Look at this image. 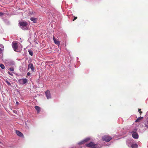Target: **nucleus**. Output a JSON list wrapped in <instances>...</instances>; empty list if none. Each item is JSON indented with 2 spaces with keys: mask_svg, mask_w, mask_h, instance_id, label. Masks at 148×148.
<instances>
[{
  "mask_svg": "<svg viewBox=\"0 0 148 148\" xmlns=\"http://www.w3.org/2000/svg\"><path fill=\"white\" fill-rule=\"evenodd\" d=\"M16 134L19 136L23 137V134L21 132L18 130H16Z\"/></svg>",
  "mask_w": 148,
  "mask_h": 148,
  "instance_id": "nucleus-10",
  "label": "nucleus"
},
{
  "mask_svg": "<svg viewBox=\"0 0 148 148\" xmlns=\"http://www.w3.org/2000/svg\"><path fill=\"white\" fill-rule=\"evenodd\" d=\"M136 130L135 132L133 131L132 132V135L133 137L136 139H137L138 138V135L137 132H136Z\"/></svg>",
  "mask_w": 148,
  "mask_h": 148,
  "instance_id": "nucleus-5",
  "label": "nucleus"
},
{
  "mask_svg": "<svg viewBox=\"0 0 148 148\" xmlns=\"http://www.w3.org/2000/svg\"><path fill=\"white\" fill-rule=\"evenodd\" d=\"M86 146L87 147L92 148H96L97 147V144H95L93 142H90L89 143L87 144Z\"/></svg>",
  "mask_w": 148,
  "mask_h": 148,
  "instance_id": "nucleus-3",
  "label": "nucleus"
},
{
  "mask_svg": "<svg viewBox=\"0 0 148 148\" xmlns=\"http://www.w3.org/2000/svg\"><path fill=\"white\" fill-rule=\"evenodd\" d=\"M3 15V13L2 12H0V16H1Z\"/></svg>",
  "mask_w": 148,
  "mask_h": 148,
  "instance_id": "nucleus-22",
  "label": "nucleus"
},
{
  "mask_svg": "<svg viewBox=\"0 0 148 148\" xmlns=\"http://www.w3.org/2000/svg\"><path fill=\"white\" fill-rule=\"evenodd\" d=\"M30 69L32 71H34V66L32 63H30L28 64V69Z\"/></svg>",
  "mask_w": 148,
  "mask_h": 148,
  "instance_id": "nucleus-8",
  "label": "nucleus"
},
{
  "mask_svg": "<svg viewBox=\"0 0 148 148\" xmlns=\"http://www.w3.org/2000/svg\"><path fill=\"white\" fill-rule=\"evenodd\" d=\"M19 25L20 28L24 30L27 29V25L28 23L26 21H20L19 23Z\"/></svg>",
  "mask_w": 148,
  "mask_h": 148,
  "instance_id": "nucleus-1",
  "label": "nucleus"
},
{
  "mask_svg": "<svg viewBox=\"0 0 148 148\" xmlns=\"http://www.w3.org/2000/svg\"><path fill=\"white\" fill-rule=\"evenodd\" d=\"M27 75V76H29L30 75V73L29 72H28Z\"/></svg>",
  "mask_w": 148,
  "mask_h": 148,
  "instance_id": "nucleus-24",
  "label": "nucleus"
},
{
  "mask_svg": "<svg viewBox=\"0 0 148 148\" xmlns=\"http://www.w3.org/2000/svg\"><path fill=\"white\" fill-rule=\"evenodd\" d=\"M138 112L139 113L141 114L142 113V112L141 111V109H138Z\"/></svg>",
  "mask_w": 148,
  "mask_h": 148,
  "instance_id": "nucleus-19",
  "label": "nucleus"
},
{
  "mask_svg": "<svg viewBox=\"0 0 148 148\" xmlns=\"http://www.w3.org/2000/svg\"><path fill=\"white\" fill-rule=\"evenodd\" d=\"M132 148H137L138 147V145L136 144H134L131 145Z\"/></svg>",
  "mask_w": 148,
  "mask_h": 148,
  "instance_id": "nucleus-14",
  "label": "nucleus"
},
{
  "mask_svg": "<svg viewBox=\"0 0 148 148\" xmlns=\"http://www.w3.org/2000/svg\"><path fill=\"white\" fill-rule=\"evenodd\" d=\"M53 39L55 44L58 45H60V42L59 41L56 40L54 36L53 37Z\"/></svg>",
  "mask_w": 148,
  "mask_h": 148,
  "instance_id": "nucleus-9",
  "label": "nucleus"
},
{
  "mask_svg": "<svg viewBox=\"0 0 148 148\" xmlns=\"http://www.w3.org/2000/svg\"><path fill=\"white\" fill-rule=\"evenodd\" d=\"M35 108L37 111V113H39L40 112V108L38 106H36L35 107Z\"/></svg>",
  "mask_w": 148,
  "mask_h": 148,
  "instance_id": "nucleus-11",
  "label": "nucleus"
},
{
  "mask_svg": "<svg viewBox=\"0 0 148 148\" xmlns=\"http://www.w3.org/2000/svg\"><path fill=\"white\" fill-rule=\"evenodd\" d=\"M16 103L17 104H18V102H16Z\"/></svg>",
  "mask_w": 148,
  "mask_h": 148,
  "instance_id": "nucleus-25",
  "label": "nucleus"
},
{
  "mask_svg": "<svg viewBox=\"0 0 148 148\" xmlns=\"http://www.w3.org/2000/svg\"><path fill=\"white\" fill-rule=\"evenodd\" d=\"M77 18V16H75L74 17V19L73 20V21H74Z\"/></svg>",
  "mask_w": 148,
  "mask_h": 148,
  "instance_id": "nucleus-21",
  "label": "nucleus"
},
{
  "mask_svg": "<svg viewBox=\"0 0 148 148\" xmlns=\"http://www.w3.org/2000/svg\"><path fill=\"white\" fill-rule=\"evenodd\" d=\"M112 139V137L108 135H105L102 137V140L106 142H109Z\"/></svg>",
  "mask_w": 148,
  "mask_h": 148,
  "instance_id": "nucleus-2",
  "label": "nucleus"
},
{
  "mask_svg": "<svg viewBox=\"0 0 148 148\" xmlns=\"http://www.w3.org/2000/svg\"><path fill=\"white\" fill-rule=\"evenodd\" d=\"M28 52H29V54L31 56H33V52L32 51L30 50H29Z\"/></svg>",
  "mask_w": 148,
  "mask_h": 148,
  "instance_id": "nucleus-15",
  "label": "nucleus"
},
{
  "mask_svg": "<svg viewBox=\"0 0 148 148\" xmlns=\"http://www.w3.org/2000/svg\"><path fill=\"white\" fill-rule=\"evenodd\" d=\"M8 74L10 75H12V76L13 75V74L12 73H10V72H8Z\"/></svg>",
  "mask_w": 148,
  "mask_h": 148,
  "instance_id": "nucleus-23",
  "label": "nucleus"
},
{
  "mask_svg": "<svg viewBox=\"0 0 148 148\" xmlns=\"http://www.w3.org/2000/svg\"><path fill=\"white\" fill-rule=\"evenodd\" d=\"M0 67L3 69H4L5 68L4 66L2 64H1L0 65Z\"/></svg>",
  "mask_w": 148,
  "mask_h": 148,
  "instance_id": "nucleus-16",
  "label": "nucleus"
},
{
  "mask_svg": "<svg viewBox=\"0 0 148 148\" xmlns=\"http://www.w3.org/2000/svg\"><path fill=\"white\" fill-rule=\"evenodd\" d=\"M30 20L33 22L34 23H36L37 22V18L34 17H32L30 18Z\"/></svg>",
  "mask_w": 148,
  "mask_h": 148,
  "instance_id": "nucleus-12",
  "label": "nucleus"
},
{
  "mask_svg": "<svg viewBox=\"0 0 148 148\" xmlns=\"http://www.w3.org/2000/svg\"><path fill=\"white\" fill-rule=\"evenodd\" d=\"M45 94L48 99H49L51 98V96L50 94V91L49 90H47L46 91Z\"/></svg>",
  "mask_w": 148,
  "mask_h": 148,
  "instance_id": "nucleus-7",
  "label": "nucleus"
},
{
  "mask_svg": "<svg viewBox=\"0 0 148 148\" xmlns=\"http://www.w3.org/2000/svg\"><path fill=\"white\" fill-rule=\"evenodd\" d=\"M143 117H139L136 120L135 122H139L141 120V119H143Z\"/></svg>",
  "mask_w": 148,
  "mask_h": 148,
  "instance_id": "nucleus-13",
  "label": "nucleus"
},
{
  "mask_svg": "<svg viewBox=\"0 0 148 148\" xmlns=\"http://www.w3.org/2000/svg\"><path fill=\"white\" fill-rule=\"evenodd\" d=\"M27 79H20L18 81L21 84H25L27 82Z\"/></svg>",
  "mask_w": 148,
  "mask_h": 148,
  "instance_id": "nucleus-6",
  "label": "nucleus"
},
{
  "mask_svg": "<svg viewBox=\"0 0 148 148\" xmlns=\"http://www.w3.org/2000/svg\"><path fill=\"white\" fill-rule=\"evenodd\" d=\"M10 70L11 71H14V69L13 67H11L10 68Z\"/></svg>",
  "mask_w": 148,
  "mask_h": 148,
  "instance_id": "nucleus-18",
  "label": "nucleus"
},
{
  "mask_svg": "<svg viewBox=\"0 0 148 148\" xmlns=\"http://www.w3.org/2000/svg\"><path fill=\"white\" fill-rule=\"evenodd\" d=\"M12 46L14 51H16L18 48L17 43L16 41L13 42L12 44Z\"/></svg>",
  "mask_w": 148,
  "mask_h": 148,
  "instance_id": "nucleus-4",
  "label": "nucleus"
},
{
  "mask_svg": "<svg viewBox=\"0 0 148 148\" xmlns=\"http://www.w3.org/2000/svg\"><path fill=\"white\" fill-rule=\"evenodd\" d=\"M5 82L8 86H10L11 85V84L8 81L6 80L5 81Z\"/></svg>",
  "mask_w": 148,
  "mask_h": 148,
  "instance_id": "nucleus-17",
  "label": "nucleus"
},
{
  "mask_svg": "<svg viewBox=\"0 0 148 148\" xmlns=\"http://www.w3.org/2000/svg\"><path fill=\"white\" fill-rule=\"evenodd\" d=\"M0 49H1V48H0Z\"/></svg>",
  "mask_w": 148,
  "mask_h": 148,
  "instance_id": "nucleus-26",
  "label": "nucleus"
},
{
  "mask_svg": "<svg viewBox=\"0 0 148 148\" xmlns=\"http://www.w3.org/2000/svg\"><path fill=\"white\" fill-rule=\"evenodd\" d=\"M147 123L148 124V125H145V126L147 128H148V118L147 121Z\"/></svg>",
  "mask_w": 148,
  "mask_h": 148,
  "instance_id": "nucleus-20",
  "label": "nucleus"
}]
</instances>
